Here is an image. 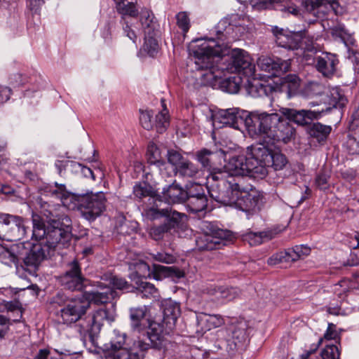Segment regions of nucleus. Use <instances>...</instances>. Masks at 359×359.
Returning <instances> with one entry per match:
<instances>
[{"label": "nucleus", "instance_id": "1", "mask_svg": "<svg viewBox=\"0 0 359 359\" xmlns=\"http://www.w3.org/2000/svg\"><path fill=\"white\" fill-rule=\"evenodd\" d=\"M50 205L44 203L41 205V213L46 217V226L41 216L32 214L33 228L32 238L39 243L33 244L23 259L27 270L36 271L41 262L54 252L68 248L72 240V220L69 217L54 215Z\"/></svg>", "mask_w": 359, "mask_h": 359}, {"label": "nucleus", "instance_id": "2", "mask_svg": "<svg viewBox=\"0 0 359 359\" xmlns=\"http://www.w3.org/2000/svg\"><path fill=\"white\" fill-rule=\"evenodd\" d=\"M190 50L195 59L196 68L209 70L214 79L221 78L224 72H243L247 75H252L255 72V65L245 50L236 48L224 55L219 43L212 39L192 41Z\"/></svg>", "mask_w": 359, "mask_h": 359}, {"label": "nucleus", "instance_id": "3", "mask_svg": "<svg viewBox=\"0 0 359 359\" xmlns=\"http://www.w3.org/2000/svg\"><path fill=\"white\" fill-rule=\"evenodd\" d=\"M173 328L161 320H153L147 325L144 335L139 333L137 339L134 341V349H139L144 354L150 349L161 350L168 344L167 336Z\"/></svg>", "mask_w": 359, "mask_h": 359}, {"label": "nucleus", "instance_id": "4", "mask_svg": "<svg viewBox=\"0 0 359 359\" xmlns=\"http://www.w3.org/2000/svg\"><path fill=\"white\" fill-rule=\"evenodd\" d=\"M231 181L234 189H238L236 200L233 205L239 207L243 211L251 213L258 212L264 205V197L258 190L248 182L247 178L240 177Z\"/></svg>", "mask_w": 359, "mask_h": 359}, {"label": "nucleus", "instance_id": "5", "mask_svg": "<svg viewBox=\"0 0 359 359\" xmlns=\"http://www.w3.org/2000/svg\"><path fill=\"white\" fill-rule=\"evenodd\" d=\"M29 228L20 216L0 213V238L8 241H17L27 237Z\"/></svg>", "mask_w": 359, "mask_h": 359}, {"label": "nucleus", "instance_id": "6", "mask_svg": "<svg viewBox=\"0 0 359 359\" xmlns=\"http://www.w3.org/2000/svg\"><path fill=\"white\" fill-rule=\"evenodd\" d=\"M75 210L81 212L84 218L89 221L95 220L105 210L106 198L102 192L77 195Z\"/></svg>", "mask_w": 359, "mask_h": 359}, {"label": "nucleus", "instance_id": "7", "mask_svg": "<svg viewBox=\"0 0 359 359\" xmlns=\"http://www.w3.org/2000/svg\"><path fill=\"white\" fill-rule=\"evenodd\" d=\"M280 115L278 113L268 114L266 112H251L250 117L247 118L246 129L251 136L265 135L269 137L272 130L278 123Z\"/></svg>", "mask_w": 359, "mask_h": 359}, {"label": "nucleus", "instance_id": "8", "mask_svg": "<svg viewBox=\"0 0 359 359\" xmlns=\"http://www.w3.org/2000/svg\"><path fill=\"white\" fill-rule=\"evenodd\" d=\"M248 325L245 320L231 323L226 329V349L230 355L244 350L249 343Z\"/></svg>", "mask_w": 359, "mask_h": 359}, {"label": "nucleus", "instance_id": "9", "mask_svg": "<svg viewBox=\"0 0 359 359\" xmlns=\"http://www.w3.org/2000/svg\"><path fill=\"white\" fill-rule=\"evenodd\" d=\"M114 320V311L107 309H100L95 313L85 319L79 324L81 335L93 341L95 337L100 332L104 321L111 323Z\"/></svg>", "mask_w": 359, "mask_h": 359}, {"label": "nucleus", "instance_id": "10", "mask_svg": "<svg viewBox=\"0 0 359 359\" xmlns=\"http://www.w3.org/2000/svg\"><path fill=\"white\" fill-rule=\"evenodd\" d=\"M250 117V113L238 108L220 109L212 116L214 127L222 128L229 126L234 129H240L241 126L246 127V120Z\"/></svg>", "mask_w": 359, "mask_h": 359}, {"label": "nucleus", "instance_id": "11", "mask_svg": "<svg viewBox=\"0 0 359 359\" xmlns=\"http://www.w3.org/2000/svg\"><path fill=\"white\" fill-rule=\"evenodd\" d=\"M89 308L90 302L86 299H67L57 313V317L61 319L62 323L66 325H71L79 320L83 321V316L86 315Z\"/></svg>", "mask_w": 359, "mask_h": 359}, {"label": "nucleus", "instance_id": "12", "mask_svg": "<svg viewBox=\"0 0 359 359\" xmlns=\"http://www.w3.org/2000/svg\"><path fill=\"white\" fill-rule=\"evenodd\" d=\"M135 275L139 277L147 278L153 276L156 280H161L166 277L181 278L184 276V272L175 266H164L154 264L152 269L144 262L137 263Z\"/></svg>", "mask_w": 359, "mask_h": 359}, {"label": "nucleus", "instance_id": "13", "mask_svg": "<svg viewBox=\"0 0 359 359\" xmlns=\"http://www.w3.org/2000/svg\"><path fill=\"white\" fill-rule=\"evenodd\" d=\"M252 154L255 155L265 165L274 170H283L287 163L285 156L280 152L273 151L263 143L252 145Z\"/></svg>", "mask_w": 359, "mask_h": 359}, {"label": "nucleus", "instance_id": "14", "mask_svg": "<svg viewBox=\"0 0 359 359\" xmlns=\"http://www.w3.org/2000/svg\"><path fill=\"white\" fill-rule=\"evenodd\" d=\"M240 177L228 179L227 185L223 187L220 183L211 184L208 189V194L215 201L226 205H233V202L236 200V194H238V189H234V186L231 184V181H235L239 179Z\"/></svg>", "mask_w": 359, "mask_h": 359}, {"label": "nucleus", "instance_id": "15", "mask_svg": "<svg viewBox=\"0 0 359 359\" xmlns=\"http://www.w3.org/2000/svg\"><path fill=\"white\" fill-rule=\"evenodd\" d=\"M330 110V107L320 109H301L283 107L280 109L281 114L289 120L298 125L304 126L309 124L312 121L320 118L322 115Z\"/></svg>", "mask_w": 359, "mask_h": 359}, {"label": "nucleus", "instance_id": "16", "mask_svg": "<svg viewBox=\"0 0 359 359\" xmlns=\"http://www.w3.org/2000/svg\"><path fill=\"white\" fill-rule=\"evenodd\" d=\"M60 285L71 291L81 290L84 278L81 273L80 264L77 260L69 263L65 273L58 278Z\"/></svg>", "mask_w": 359, "mask_h": 359}, {"label": "nucleus", "instance_id": "17", "mask_svg": "<svg viewBox=\"0 0 359 359\" xmlns=\"http://www.w3.org/2000/svg\"><path fill=\"white\" fill-rule=\"evenodd\" d=\"M257 67L266 74V77L280 76L289 71L290 67V60H282L279 57H270L261 56L257 61Z\"/></svg>", "mask_w": 359, "mask_h": 359}, {"label": "nucleus", "instance_id": "18", "mask_svg": "<svg viewBox=\"0 0 359 359\" xmlns=\"http://www.w3.org/2000/svg\"><path fill=\"white\" fill-rule=\"evenodd\" d=\"M203 292L212 300L225 304L238 297L241 294V290L236 287L211 284L203 288Z\"/></svg>", "mask_w": 359, "mask_h": 359}, {"label": "nucleus", "instance_id": "19", "mask_svg": "<svg viewBox=\"0 0 359 359\" xmlns=\"http://www.w3.org/2000/svg\"><path fill=\"white\" fill-rule=\"evenodd\" d=\"M233 238L231 231L219 228H213L211 234H205L196 240L197 245L200 250H212L217 244L222 241H229Z\"/></svg>", "mask_w": 359, "mask_h": 359}, {"label": "nucleus", "instance_id": "20", "mask_svg": "<svg viewBox=\"0 0 359 359\" xmlns=\"http://www.w3.org/2000/svg\"><path fill=\"white\" fill-rule=\"evenodd\" d=\"M272 32L275 36L277 45L288 50H297L305 36L304 30L287 32L276 27L272 29Z\"/></svg>", "mask_w": 359, "mask_h": 359}, {"label": "nucleus", "instance_id": "21", "mask_svg": "<svg viewBox=\"0 0 359 359\" xmlns=\"http://www.w3.org/2000/svg\"><path fill=\"white\" fill-rule=\"evenodd\" d=\"M185 202L188 210L193 213L203 212L208 207V199L204 189L198 184L188 189V197Z\"/></svg>", "mask_w": 359, "mask_h": 359}, {"label": "nucleus", "instance_id": "22", "mask_svg": "<svg viewBox=\"0 0 359 359\" xmlns=\"http://www.w3.org/2000/svg\"><path fill=\"white\" fill-rule=\"evenodd\" d=\"M44 194L56 199H59L62 205L69 210H75V201L77 194L69 191L63 184L55 183L44 189Z\"/></svg>", "mask_w": 359, "mask_h": 359}, {"label": "nucleus", "instance_id": "23", "mask_svg": "<svg viewBox=\"0 0 359 359\" xmlns=\"http://www.w3.org/2000/svg\"><path fill=\"white\" fill-rule=\"evenodd\" d=\"M310 252V248L306 245H295L292 248L273 255L269 258L267 262L273 266L283 262H295L309 255Z\"/></svg>", "mask_w": 359, "mask_h": 359}, {"label": "nucleus", "instance_id": "24", "mask_svg": "<svg viewBox=\"0 0 359 359\" xmlns=\"http://www.w3.org/2000/svg\"><path fill=\"white\" fill-rule=\"evenodd\" d=\"M252 165V156L250 157H246L245 156H233L225 165V169H228L231 176L230 177H242L247 178L248 181V173L253 169Z\"/></svg>", "mask_w": 359, "mask_h": 359}, {"label": "nucleus", "instance_id": "25", "mask_svg": "<svg viewBox=\"0 0 359 359\" xmlns=\"http://www.w3.org/2000/svg\"><path fill=\"white\" fill-rule=\"evenodd\" d=\"M181 213H172L168 218L163 219L160 224H153L149 229V234L155 241L161 240L165 233L177 226L181 222Z\"/></svg>", "mask_w": 359, "mask_h": 359}, {"label": "nucleus", "instance_id": "26", "mask_svg": "<svg viewBox=\"0 0 359 359\" xmlns=\"http://www.w3.org/2000/svg\"><path fill=\"white\" fill-rule=\"evenodd\" d=\"M188 197V190H184L176 183L168 185L163 189L161 201H164L168 204L184 203Z\"/></svg>", "mask_w": 359, "mask_h": 359}, {"label": "nucleus", "instance_id": "27", "mask_svg": "<svg viewBox=\"0 0 359 359\" xmlns=\"http://www.w3.org/2000/svg\"><path fill=\"white\" fill-rule=\"evenodd\" d=\"M294 128L290 124L289 120L287 118H283L280 115V118L278 123L276 125L274 130L269 135L271 140L276 142H287L293 136Z\"/></svg>", "mask_w": 359, "mask_h": 359}, {"label": "nucleus", "instance_id": "28", "mask_svg": "<svg viewBox=\"0 0 359 359\" xmlns=\"http://www.w3.org/2000/svg\"><path fill=\"white\" fill-rule=\"evenodd\" d=\"M339 63L337 55L332 53H324L316 59V67L325 77L332 76L336 72Z\"/></svg>", "mask_w": 359, "mask_h": 359}, {"label": "nucleus", "instance_id": "29", "mask_svg": "<svg viewBox=\"0 0 359 359\" xmlns=\"http://www.w3.org/2000/svg\"><path fill=\"white\" fill-rule=\"evenodd\" d=\"M147 312V308L146 306L130 309V326L134 332L142 333L144 335L147 325L150 323L149 320L145 318Z\"/></svg>", "mask_w": 359, "mask_h": 359}, {"label": "nucleus", "instance_id": "30", "mask_svg": "<svg viewBox=\"0 0 359 359\" xmlns=\"http://www.w3.org/2000/svg\"><path fill=\"white\" fill-rule=\"evenodd\" d=\"M100 290L89 292L86 300L90 304L93 302L95 304H103L109 302L116 295V292L111 287H107V284L99 283Z\"/></svg>", "mask_w": 359, "mask_h": 359}, {"label": "nucleus", "instance_id": "31", "mask_svg": "<svg viewBox=\"0 0 359 359\" xmlns=\"http://www.w3.org/2000/svg\"><path fill=\"white\" fill-rule=\"evenodd\" d=\"M180 313L178 304L172 301H167L163 304V317L160 320L168 325V327L174 328Z\"/></svg>", "mask_w": 359, "mask_h": 359}, {"label": "nucleus", "instance_id": "32", "mask_svg": "<svg viewBox=\"0 0 359 359\" xmlns=\"http://www.w3.org/2000/svg\"><path fill=\"white\" fill-rule=\"evenodd\" d=\"M157 201H158V200L152 201L154 205L144 210L142 215L147 219L150 221H155L161 218L165 219L168 218V216L172 215V213H178L169 208L159 209Z\"/></svg>", "mask_w": 359, "mask_h": 359}, {"label": "nucleus", "instance_id": "33", "mask_svg": "<svg viewBox=\"0 0 359 359\" xmlns=\"http://www.w3.org/2000/svg\"><path fill=\"white\" fill-rule=\"evenodd\" d=\"M245 88L248 94L255 97L266 96L273 90L271 86L264 83L256 79L248 80Z\"/></svg>", "mask_w": 359, "mask_h": 359}, {"label": "nucleus", "instance_id": "34", "mask_svg": "<svg viewBox=\"0 0 359 359\" xmlns=\"http://www.w3.org/2000/svg\"><path fill=\"white\" fill-rule=\"evenodd\" d=\"M332 131V127L317 122L311 125L308 133L311 137L315 139L318 143L323 144Z\"/></svg>", "mask_w": 359, "mask_h": 359}, {"label": "nucleus", "instance_id": "35", "mask_svg": "<svg viewBox=\"0 0 359 359\" xmlns=\"http://www.w3.org/2000/svg\"><path fill=\"white\" fill-rule=\"evenodd\" d=\"M140 23L144 34H157L158 25L154 20L153 13L147 10L142 9L140 12Z\"/></svg>", "mask_w": 359, "mask_h": 359}, {"label": "nucleus", "instance_id": "36", "mask_svg": "<svg viewBox=\"0 0 359 359\" xmlns=\"http://www.w3.org/2000/svg\"><path fill=\"white\" fill-rule=\"evenodd\" d=\"M133 194L140 199L149 197V200H152V201L155 200H158V202L161 201V196L158 195L156 191L146 182L136 184L133 187Z\"/></svg>", "mask_w": 359, "mask_h": 359}, {"label": "nucleus", "instance_id": "37", "mask_svg": "<svg viewBox=\"0 0 359 359\" xmlns=\"http://www.w3.org/2000/svg\"><path fill=\"white\" fill-rule=\"evenodd\" d=\"M113 359H143L144 353L139 349H134V344L130 350L126 348H118L109 351Z\"/></svg>", "mask_w": 359, "mask_h": 359}, {"label": "nucleus", "instance_id": "38", "mask_svg": "<svg viewBox=\"0 0 359 359\" xmlns=\"http://www.w3.org/2000/svg\"><path fill=\"white\" fill-rule=\"evenodd\" d=\"M208 171L210 173L207 177V180L209 184L211 183L212 181V184L220 183L223 187H226V185H227L228 179L231 176L229 170L225 169V166L224 169L212 168Z\"/></svg>", "mask_w": 359, "mask_h": 359}, {"label": "nucleus", "instance_id": "39", "mask_svg": "<svg viewBox=\"0 0 359 359\" xmlns=\"http://www.w3.org/2000/svg\"><path fill=\"white\" fill-rule=\"evenodd\" d=\"M147 158L149 164L156 165L159 168L166 164L161 156L159 148L153 142H150L147 147Z\"/></svg>", "mask_w": 359, "mask_h": 359}, {"label": "nucleus", "instance_id": "40", "mask_svg": "<svg viewBox=\"0 0 359 359\" xmlns=\"http://www.w3.org/2000/svg\"><path fill=\"white\" fill-rule=\"evenodd\" d=\"M176 174L183 178H194L199 173L198 166L189 160H185L183 163L177 167Z\"/></svg>", "mask_w": 359, "mask_h": 359}, {"label": "nucleus", "instance_id": "41", "mask_svg": "<svg viewBox=\"0 0 359 359\" xmlns=\"http://www.w3.org/2000/svg\"><path fill=\"white\" fill-rule=\"evenodd\" d=\"M135 283L137 285L136 289L142 298L156 299L158 297V291L153 284L143 281L142 279L139 278Z\"/></svg>", "mask_w": 359, "mask_h": 359}, {"label": "nucleus", "instance_id": "42", "mask_svg": "<svg viewBox=\"0 0 359 359\" xmlns=\"http://www.w3.org/2000/svg\"><path fill=\"white\" fill-rule=\"evenodd\" d=\"M118 12L123 15L136 17L138 15V9L136 4L128 0H114Z\"/></svg>", "mask_w": 359, "mask_h": 359}, {"label": "nucleus", "instance_id": "43", "mask_svg": "<svg viewBox=\"0 0 359 359\" xmlns=\"http://www.w3.org/2000/svg\"><path fill=\"white\" fill-rule=\"evenodd\" d=\"M241 83V78L234 75L224 79L221 83V86L226 92L234 94L239 91Z\"/></svg>", "mask_w": 359, "mask_h": 359}, {"label": "nucleus", "instance_id": "44", "mask_svg": "<svg viewBox=\"0 0 359 359\" xmlns=\"http://www.w3.org/2000/svg\"><path fill=\"white\" fill-rule=\"evenodd\" d=\"M102 279L108 281V284L107 287H111L112 290L118 289V290H129L130 285L128 282L122 278H118L116 276H112L111 274H104Z\"/></svg>", "mask_w": 359, "mask_h": 359}, {"label": "nucleus", "instance_id": "45", "mask_svg": "<svg viewBox=\"0 0 359 359\" xmlns=\"http://www.w3.org/2000/svg\"><path fill=\"white\" fill-rule=\"evenodd\" d=\"M157 34H144V43L143 50L151 57H154L158 50V43L156 39Z\"/></svg>", "mask_w": 359, "mask_h": 359}, {"label": "nucleus", "instance_id": "46", "mask_svg": "<svg viewBox=\"0 0 359 359\" xmlns=\"http://www.w3.org/2000/svg\"><path fill=\"white\" fill-rule=\"evenodd\" d=\"M168 111L164 107L163 109L156 116L155 124L156 131L163 133L169 126Z\"/></svg>", "mask_w": 359, "mask_h": 359}, {"label": "nucleus", "instance_id": "47", "mask_svg": "<svg viewBox=\"0 0 359 359\" xmlns=\"http://www.w3.org/2000/svg\"><path fill=\"white\" fill-rule=\"evenodd\" d=\"M252 156V165L254 167L252 170L248 173V175H253L255 174H259L260 177H263L268 173L267 168H270L268 165H265L260 159H259L255 155Z\"/></svg>", "mask_w": 359, "mask_h": 359}, {"label": "nucleus", "instance_id": "48", "mask_svg": "<svg viewBox=\"0 0 359 359\" xmlns=\"http://www.w3.org/2000/svg\"><path fill=\"white\" fill-rule=\"evenodd\" d=\"M114 337L111 338L109 343L104 345V351H109L110 350L121 348V346L125 344L126 337L125 334L120 333L118 331L114 330Z\"/></svg>", "mask_w": 359, "mask_h": 359}, {"label": "nucleus", "instance_id": "49", "mask_svg": "<svg viewBox=\"0 0 359 359\" xmlns=\"http://www.w3.org/2000/svg\"><path fill=\"white\" fill-rule=\"evenodd\" d=\"M0 262L6 265L11 266L13 264H18V259L13 252L0 245Z\"/></svg>", "mask_w": 359, "mask_h": 359}, {"label": "nucleus", "instance_id": "50", "mask_svg": "<svg viewBox=\"0 0 359 359\" xmlns=\"http://www.w3.org/2000/svg\"><path fill=\"white\" fill-rule=\"evenodd\" d=\"M177 25L185 35L191 27L189 13L186 11H181L176 15Z\"/></svg>", "mask_w": 359, "mask_h": 359}, {"label": "nucleus", "instance_id": "51", "mask_svg": "<svg viewBox=\"0 0 359 359\" xmlns=\"http://www.w3.org/2000/svg\"><path fill=\"white\" fill-rule=\"evenodd\" d=\"M346 147L350 154L359 155V133L355 132L348 136Z\"/></svg>", "mask_w": 359, "mask_h": 359}, {"label": "nucleus", "instance_id": "52", "mask_svg": "<svg viewBox=\"0 0 359 359\" xmlns=\"http://www.w3.org/2000/svg\"><path fill=\"white\" fill-rule=\"evenodd\" d=\"M212 154V152L207 149L201 150L197 154L198 161L201 163L202 166L208 169V170H210L211 168H212L211 165V156Z\"/></svg>", "mask_w": 359, "mask_h": 359}, {"label": "nucleus", "instance_id": "53", "mask_svg": "<svg viewBox=\"0 0 359 359\" xmlns=\"http://www.w3.org/2000/svg\"><path fill=\"white\" fill-rule=\"evenodd\" d=\"M167 158L168 163L175 167V170L186 160L179 151L174 149L168 150Z\"/></svg>", "mask_w": 359, "mask_h": 359}, {"label": "nucleus", "instance_id": "54", "mask_svg": "<svg viewBox=\"0 0 359 359\" xmlns=\"http://www.w3.org/2000/svg\"><path fill=\"white\" fill-rule=\"evenodd\" d=\"M339 348L335 345H327L320 353L322 359H339Z\"/></svg>", "mask_w": 359, "mask_h": 359}, {"label": "nucleus", "instance_id": "55", "mask_svg": "<svg viewBox=\"0 0 359 359\" xmlns=\"http://www.w3.org/2000/svg\"><path fill=\"white\" fill-rule=\"evenodd\" d=\"M152 116V111H141V114L140 116V122L142 126L147 130H151L154 128V125L151 121Z\"/></svg>", "mask_w": 359, "mask_h": 359}, {"label": "nucleus", "instance_id": "56", "mask_svg": "<svg viewBox=\"0 0 359 359\" xmlns=\"http://www.w3.org/2000/svg\"><path fill=\"white\" fill-rule=\"evenodd\" d=\"M332 34L334 36L339 38L344 43L350 39L351 35L342 25H337L332 29Z\"/></svg>", "mask_w": 359, "mask_h": 359}, {"label": "nucleus", "instance_id": "57", "mask_svg": "<svg viewBox=\"0 0 359 359\" xmlns=\"http://www.w3.org/2000/svg\"><path fill=\"white\" fill-rule=\"evenodd\" d=\"M152 257L154 260L165 264H172L176 261V257L172 254L163 251L153 254Z\"/></svg>", "mask_w": 359, "mask_h": 359}, {"label": "nucleus", "instance_id": "58", "mask_svg": "<svg viewBox=\"0 0 359 359\" xmlns=\"http://www.w3.org/2000/svg\"><path fill=\"white\" fill-rule=\"evenodd\" d=\"M263 233L250 232L245 235V240L248 241L250 245H257L262 243Z\"/></svg>", "mask_w": 359, "mask_h": 359}, {"label": "nucleus", "instance_id": "59", "mask_svg": "<svg viewBox=\"0 0 359 359\" xmlns=\"http://www.w3.org/2000/svg\"><path fill=\"white\" fill-rule=\"evenodd\" d=\"M279 10L285 14H292L298 16L300 14L299 8L294 4L280 5Z\"/></svg>", "mask_w": 359, "mask_h": 359}, {"label": "nucleus", "instance_id": "60", "mask_svg": "<svg viewBox=\"0 0 359 359\" xmlns=\"http://www.w3.org/2000/svg\"><path fill=\"white\" fill-rule=\"evenodd\" d=\"M281 0H258L254 6L259 10L269 9L274 6V4L280 2Z\"/></svg>", "mask_w": 359, "mask_h": 359}, {"label": "nucleus", "instance_id": "61", "mask_svg": "<svg viewBox=\"0 0 359 359\" xmlns=\"http://www.w3.org/2000/svg\"><path fill=\"white\" fill-rule=\"evenodd\" d=\"M339 337V333L336 330V325L332 323H328L327 329L324 334L325 339H336Z\"/></svg>", "mask_w": 359, "mask_h": 359}, {"label": "nucleus", "instance_id": "62", "mask_svg": "<svg viewBox=\"0 0 359 359\" xmlns=\"http://www.w3.org/2000/svg\"><path fill=\"white\" fill-rule=\"evenodd\" d=\"M323 341V339L320 338L318 341V345H313V347L309 350L307 351L305 353L302 354L301 356V359H320L316 355V351L318 348V345Z\"/></svg>", "mask_w": 359, "mask_h": 359}, {"label": "nucleus", "instance_id": "63", "mask_svg": "<svg viewBox=\"0 0 359 359\" xmlns=\"http://www.w3.org/2000/svg\"><path fill=\"white\" fill-rule=\"evenodd\" d=\"M10 319L0 315V337H3L8 330Z\"/></svg>", "mask_w": 359, "mask_h": 359}, {"label": "nucleus", "instance_id": "64", "mask_svg": "<svg viewBox=\"0 0 359 359\" xmlns=\"http://www.w3.org/2000/svg\"><path fill=\"white\" fill-rule=\"evenodd\" d=\"M316 182L320 189H325L327 187L328 177L325 174L320 173L317 176Z\"/></svg>", "mask_w": 359, "mask_h": 359}]
</instances>
